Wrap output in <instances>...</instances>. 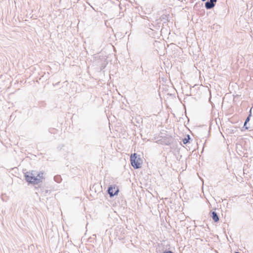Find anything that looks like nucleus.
Instances as JSON below:
<instances>
[{
    "mask_svg": "<svg viewBox=\"0 0 253 253\" xmlns=\"http://www.w3.org/2000/svg\"><path fill=\"white\" fill-rule=\"evenodd\" d=\"M130 161L132 166L135 169H137L141 167V159L138 157L137 154H131L130 157Z\"/></svg>",
    "mask_w": 253,
    "mask_h": 253,
    "instance_id": "1",
    "label": "nucleus"
},
{
    "mask_svg": "<svg viewBox=\"0 0 253 253\" xmlns=\"http://www.w3.org/2000/svg\"><path fill=\"white\" fill-rule=\"evenodd\" d=\"M108 193L110 195L111 198L114 197L115 195H118L119 190L118 188H116L115 186H113L112 185L110 186L107 190Z\"/></svg>",
    "mask_w": 253,
    "mask_h": 253,
    "instance_id": "2",
    "label": "nucleus"
},
{
    "mask_svg": "<svg viewBox=\"0 0 253 253\" xmlns=\"http://www.w3.org/2000/svg\"><path fill=\"white\" fill-rule=\"evenodd\" d=\"M25 180L29 183L33 184H38L39 183V179L34 178V176L29 175L28 174H25Z\"/></svg>",
    "mask_w": 253,
    "mask_h": 253,
    "instance_id": "3",
    "label": "nucleus"
},
{
    "mask_svg": "<svg viewBox=\"0 0 253 253\" xmlns=\"http://www.w3.org/2000/svg\"><path fill=\"white\" fill-rule=\"evenodd\" d=\"M216 0H208L205 3V8L207 9H211L212 8L215 4Z\"/></svg>",
    "mask_w": 253,
    "mask_h": 253,
    "instance_id": "4",
    "label": "nucleus"
},
{
    "mask_svg": "<svg viewBox=\"0 0 253 253\" xmlns=\"http://www.w3.org/2000/svg\"><path fill=\"white\" fill-rule=\"evenodd\" d=\"M211 216L212 220L214 222H216L219 221L218 215H217V213L215 211H211Z\"/></svg>",
    "mask_w": 253,
    "mask_h": 253,
    "instance_id": "5",
    "label": "nucleus"
},
{
    "mask_svg": "<svg viewBox=\"0 0 253 253\" xmlns=\"http://www.w3.org/2000/svg\"><path fill=\"white\" fill-rule=\"evenodd\" d=\"M251 110L252 109L250 110V114L249 115V116L246 118V119L245 120V122L244 123V124L243 127L245 128V129H248L249 128V127L247 126V123L250 120V118H251Z\"/></svg>",
    "mask_w": 253,
    "mask_h": 253,
    "instance_id": "6",
    "label": "nucleus"
},
{
    "mask_svg": "<svg viewBox=\"0 0 253 253\" xmlns=\"http://www.w3.org/2000/svg\"><path fill=\"white\" fill-rule=\"evenodd\" d=\"M25 174H28L29 175L34 176V178H36L37 172L36 171L32 170L31 171H27Z\"/></svg>",
    "mask_w": 253,
    "mask_h": 253,
    "instance_id": "7",
    "label": "nucleus"
},
{
    "mask_svg": "<svg viewBox=\"0 0 253 253\" xmlns=\"http://www.w3.org/2000/svg\"><path fill=\"white\" fill-rule=\"evenodd\" d=\"M54 180L55 181H56L57 183H60L61 182V180H62V178L61 177V176L60 175H55L54 177Z\"/></svg>",
    "mask_w": 253,
    "mask_h": 253,
    "instance_id": "8",
    "label": "nucleus"
},
{
    "mask_svg": "<svg viewBox=\"0 0 253 253\" xmlns=\"http://www.w3.org/2000/svg\"><path fill=\"white\" fill-rule=\"evenodd\" d=\"M43 174L42 172H40L38 174L37 173L36 178L38 179H39V183L42 181L41 179L43 178Z\"/></svg>",
    "mask_w": 253,
    "mask_h": 253,
    "instance_id": "9",
    "label": "nucleus"
},
{
    "mask_svg": "<svg viewBox=\"0 0 253 253\" xmlns=\"http://www.w3.org/2000/svg\"><path fill=\"white\" fill-rule=\"evenodd\" d=\"M190 139V136L189 135H187V138H185L183 139L182 141L184 144H186L189 142V140Z\"/></svg>",
    "mask_w": 253,
    "mask_h": 253,
    "instance_id": "10",
    "label": "nucleus"
},
{
    "mask_svg": "<svg viewBox=\"0 0 253 253\" xmlns=\"http://www.w3.org/2000/svg\"><path fill=\"white\" fill-rule=\"evenodd\" d=\"M163 253H173L172 252L169 251H166L164 252Z\"/></svg>",
    "mask_w": 253,
    "mask_h": 253,
    "instance_id": "11",
    "label": "nucleus"
},
{
    "mask_svg": "<svg viewBox=\"0 0 253 253\" xmlns=\"http://www.w3.org/2000/svg\"><path fill=\"white\" fill-rule=\"evenodd\" d=\"M206 0H202V1H205Z\"/></svg>",
    "mask_w": 253,
    "mask_h": 253,
    "instance_id": "12",
    "label": "nucleus"
}]
</instances>
